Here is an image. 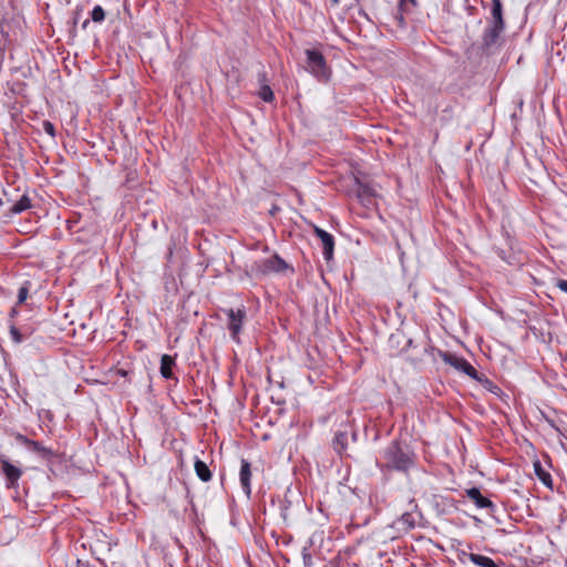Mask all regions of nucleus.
Returning a JSON list of instances; mask_svg holds the SVG:
<instances>
[{"label":"nucleus","mask_w":567,"mask_h":567,"mask_svg":"<svg viewBox=\"0 0 567 567\" xmlns=\"http://www.w3.org/2000/svg\"><path fill=\"white\" fill-rule=\"evenodd\" d=\"M535 467H536V472H537L539 478L542 480V482L545 484H548L550 482V475L548 473H544V472L540 473V465L538 463L535 464Z\"/></svg>","instance_id":"393cba45"},{"label":"nucleus","mask_w":567,"mask_h":567,"mask_svg":"<svg viewBox=\"0 0 567 567\" xmlns=\"http://www.w3.org/2000/svg\"><path fill=\"white\" fill-rule=\"evenodd\" d=\"M465 494L477 508L488 509L491 513L495 511V504L485 497L477 487L466 489Z\"/></svg>","instance_id":"f8f14e48"},{"label":"nucleus","mask_w":567,"mask_h":567,"mask_svg":"<svg viewBox=\"0 0 567 567\" xmlns=\"http://www.w3.org/2000/svg\"><path fill=\"white\" fill-rule=\"evenodd\" d=\"M468 559L478 567H497L492 558L480 554L471 553Z\"/></svg>","instance_id":"dca6fc26"},{"label":"nucleus","mask_w":567,"mask_h":567,"mask_svg":"<svg viewBox=\"0 0 567 567\" xmlns=\"http://www.w3.org/2000/svg\"><path fill=\"white\" fill-rule=\"evenodd\" d=\"M91 19L95 23H102L105 19V11L101 6H95L91 11Z\"/></svg>","instance_id":"6ab92c4d"},{"label":"nucleus","mask_w":567,"mask_h":567,"mask_svg":"<svg viewBox=\"0 0 567 567\" xmlns=\"http://www.w3.org/2000/svg\"><path fill=\"white\" fill-rule=\"evenodd\" d=\"M259 96L265 102H271L274 100V92L269 85L265 84L260 87Z\"/></svg>","instance_id":"4be33fe9"},{"label":"nucleus","mask_w":567,"mask_h":567,"mask_svg":"<svg viewBox=\"0 0 567 567\" xmlns=\"http://www.w3.org/2000/svg\"><path fill=\"white\" fill-rule=\"evenodd\" d=\"M224 312L227 316V329L230 333V337L235 342L239 343L240 342L239 334L241 332L244 322L247 317L246 308L244 306H241L237 309L229 308V309H224Z\"/></svg>","instance_id":"20e7f679"},{"label":"nucleus","mask_w":567,"mask_h":567,"mask_svg":"<svg viewBox=\"0 0 567 567\" xmlns=\"http://www.w3.org/2000/svg\"><path fill=\"white\" fill-rule=\"evenodd\" d=\"M347 440H348V436L346 433L336 434L334 440H333L334 449L338 451L343 450L347 444Z\"/></svg>","instance_id":"412c9836"},{"label":"nucleus","mask_w":567,"mask_h":567,"mask_svg":"<svg viewBox=\"0 0 567 567\" xmlns=\"http://www.w3.org/2000/svg\"><path fill=\"white\" fill-rule=\"evenodd\" d=\"M406 2H411L412 4H415V0H400V6L403 7Z\"/></svg>","instance_id":"cd10ccee"},{"label":"nucleus","mask_w":567,"mask_h":567,"mask_svg":"<svg viewBox=\"0 0 567 567\" xmlns=\"http://www.w3.org/2000/svg\"><path fill=\"white\" fill-rule=\"evenodd\" d=\"M194 468L198 478L203 482H208L212 478V472L207 464L199 458L195 460Z\"/></svg>","instance_id":"2eb2a0df"},{"label":"nucleus","mask_w":567,"mask_h":567,"mask_svg":"<svg viewBox=\"0 0 567 567\" xmlns=\"http://www.w3.org/2000/svg\"><path fill=\"white\" fill-rule=\"evenodd\" d=\"M410 509L404 512L396 520L393 526L402 533H406L420 525L422 519V513L419 511V506L414 498H409Z\"/></svg>","instance_id":"7ed1b4c3"},{"label":"nucleus","mask_w":567,"mask_h":567,"mask_svg":"<svg viewBox=\"0 0 567 567\" xmlns=\"http://www.w3.org/2000/svg\"><path fill=\"white\" fill-rule=\"evenodd\" d=\"M18 440L27 446V449L33 453H37L41 458L50 461L54 455V451L50 447L44 446L42 443L32 441L27 436L19 435Z\"/></svg>","instance_id":"6e6552de"},{"label":"nucleus","mask_w":567,"mask_h":567,"mask_svg":"<svg viewBox=\"0 0 567 567\" xmlns=\"http://www.w3.org/2000/svg\"><path fill=\"white\" fill-rule=\"evenodd\" d=\"M10 334H11L12 340L16 343L22 342V336H21L20 331L18 330V328L14 324L10 326Z\"/></svg>","instance_id":"5701e85b"},{"label":"nucleus","mask_w":567,"mask_h":567,"mask_svg":"<svg viewBox=\"0 0 567 567\" xmlns=\"http://www.w3.org/2000/svg\"><path fill=\"white\" fill-rule=\"evenodd\" d=\"M175 365V360L169 354H163L161 358V375L164 379H172L173 378V367Z\"/></svg>","instance_id":"4468645a"},{"label":"nucleus","mask_w":567,"mask_h":567,"mask_svg":"<svg viewBox=\"0 0 567 567\" xmlns=\"http://www.w3.org/2000/svg\"><path fill=\"white\" fill-rule=\"evenodd\" d=\"M504 27L497 24H488L482 35V45L484 50H489L498 43Z\"/></svg>","instance_id":"9b49d317"},{"label":"nucleus","mask_w":567,"mask_h":567,"mask_svg":"<svg viewBox=\"0 0 567 567\" xmlns=\"http://www.w3.org/2000/svg\"><path fill=\"white\" fill-rule=\"evenodd\" d=\"M492 1H493V3H495V0H492Z\"/></svg>","instance_id":"2f4dec72"},{"label":"nucleus","mask_w":567,"mask_h":567,"mask_svg":"<svg viewBox=\"0 0 567 567\" xmlns=\"http://www.w3.org/2000/svg\"><path fill=\"white\" fill-rule=\"evenodd\" d=\"M307 56V69L315 75L319 81H328L330 78V69L327 65V61L323 54L318 50L307 49L305 51Z\"/></svg>","instance_id":"f03ea898"},{"label":"nucleus","mask_w":567,"mask_h":567,"mask_svg":"<svg viewBox=\"0 0 567 567\" xmlns=\"http://www.w3.org/2000/svg\"><path fill=\"white\" fill-rule=\"evenodd\" d=\"M556 287H558L563 292L567 293V280L558 279L556 282Z\"/></svg>","instance_id":"a878e982"},{"label":"nucleus","mask_w":567,"mask_h":567,"mask_svg":"<svg viewBox=\"0 0 567 567\" xmlns=\"http://www.w3.org/2000/svg\"><path fill=\"white\" fill-rule=\"evenodd\" d=\"M250 480H251L250 463L246 460H241L239 481H240L241 488L245 492L247 497H250V494H251Z\"/></svg>","instance_id":"ddd939ff"},{"label":"nucleus","mask_w":567,"mask_h":567,"mask_svg":"<svg viewBox=\"0 0 567 567\" xmlns=\"http://www.w3.org/2000/svg\"><path fill=\"white\" fill-rule=\"evenodd\" d=\"M388 466L398 471H408L413 465L409 451H404L396 441H393L384 450Z\"/></svg>","instance_id":"f257e3e1"},{"label":"nucleus","mask_w":567,"mask_h":567,"mask_svg":"<svg viewBox=\"0 0 567 567\" xmlns=\"http://www.w3.org/2000/svg\"><path fill=\"white\" fill-rule=\"evenodd\" d=\"M336 3L338 2V0H333Z\"/></svg>","instance_id":"7c9ffc66"},{"label":"nucleus","mask_w":567,"mask_h":567,"mask_svg":"<svg viewBox=\"0 0 567 567\" xmlns=\"http://www.w3.org/2000/svg\"><path fill=\"white\" fill-rule=\"evenodd\" d=\"M43 131L50 135L51 137L55 136V127L50 121H44L43 124Z\"/></svg>","instance_id":"b1692460"},{"label":"nucleus","mask_w":567,"mask_h":567,"mask_svg":"<svg viewBox=\"0 0 567 567\" xmlns=\"http://www.w3.org/2000/svg\"><path fill=\"white\" fill-rule=\"evenodd\" d=\"M29 288H30V282L29 281H25L20 288H19V291H18V305H22L27 298H28V295H29Z\"/></svg>","instance_id":"aec40b11"},{"label":"nucleus","mask_w":567,"mask_h":567,"mask_svg":"<svg viewBox=\"0 0 567 567\" xmlns=\"http://www.w3.org/2000/svg\"><path fill=\"white\" fill-rule=\"evenodd\" d=\"M442 360L447 363L449 365L455 368L458 371L464 372L466 375L474 380H478V374L475 368L464 358L458 357L456 354L450 353V352H442L441 353Z\"/></svg>","instance_id":"423d86ee"},{"label":"nucleus","mask_w":567,"mask_h":567,"mask_svg":"<svg viewBox=\"0 0 567 567\" xmlns=\"http://www.w3.org/2000/svg\"><path fill=\"white\" fill-rule=\"evenodd\" d=\"M352 187L347 190L348 196L355 197L363 205H369L375 196L374 187L368 179H350Z\"/></svg>","instance_id":"39448f33"},{"label":"nucleus","mask_w":567,"mask_h":567,"mask_svg":"<svg viewBox=\"0 0 567 567\" xmlns=\"http://www.w3.org/2000/svg\"><path fill=\"white\" fill-rule=\"evenodd\" d=\"M406 343H408L409 347H411L412 346V340L409 339Z\"/></svg>","instance_id":"c756f323"},{"label":"nucleus","mask_w":567,"mask_h":567,"mask_svg":"<svg viewBox=\"0 0 567 567\" xmlns=\"http://www.w3.org/2000/svg\"><path fill=\"white\" fill-rule=\"evenodd\" d=\"M31 207L30 198L27 194H23L11 207V212L14 214H20Z\"/></svg>","instance_id":"a211bd4d"},{"label":"nucleus","mask_w":567,"mask_h":567,"mask_svg":"<svg viewBox=\"0 0 567 567\" xmlns=\"http://www.w3.org/2000/svg\"><path fill=\"white\" fill-rule=\"evenodd\" d=\"M287 267H288V265L286 264V261L282 258H280L278 255H275L268 259L261 260L257 265L258 271H260L261 274H265V275L270 274V272H281Z\"/></svg>","instance_id":"1a4fd4ad"},{"label":"nucleus","mask_w":567,"mask_h":567,"mask_svg":"<svg viewBox=\"0 0 567 567\" xmlns=\"http://www.w3.org/2000/svg\"><path fill=\"white\" fill-rule=\"evenodd\" d=\"M0 472L6 476L9 488L16 487L22 475V471L4 457L0 458Z\"/></svg>","instance_id":"0eeeda50"},{"label":"nucleus","mask_w":567,"mask_h":567,"mask_svg":"<svg viewBox=\"0 0 567 567\" xmlns=\"http://www.w3.org/2000/svg\"><path fill=\"white\" fill-rule=\"evenodd\" d=\"M313 231L317 235V237L321 240L322 252H323L324 259L329 261L333 257V250H334L333 236L318 226L313 227Z\"/></svg>","instance_id":"9d476101"},{"label":"nucleus","mask_w":567,"mask_h":567,"mask_svg":"<svg viewBox=\"0 0 567 567\" xmlns=\"http://www.w3.org/2000/svg\"><path fill=\"white\" fill-rule=\"evenodd\" d=\"M89 22H90L89 20H85V21L82 23V28H83V29H85V28L87 27Z\"/></svg>","instance_id":"c85d7f7f"},{"label":"nucleus","mask_w":567,"mask_h":567,"mask_svg":"<svg viewBox=\"0 0 567 567\" xmlns=\"http://www.w3.org/2000/svg\"><path fill=\"white\" fill-rule=\"evenodd\" d=\"M489 23L504 27L501 0H495V3H493V7H492V21Z\"/></svg>","instance_id":"f3484780"},{"label":"nucleus","mask_w":567,"mask_h":567,"mask_svg":"<svg viewBox=\"0 0 567 567\" xmlns=\"http://www.w3.org/2000/svg\"><path fill=\"white\" fill-rule=\"evenodd\" d=\"M18 313H19V311H18L17 307H13V308L11 309V311H10V317H11V318H14L16 316H18Z\"/></svg>","instance_id":"bb28decb"}]
</instances>
